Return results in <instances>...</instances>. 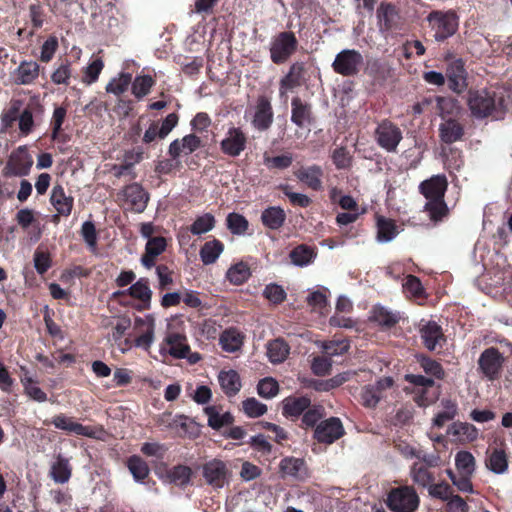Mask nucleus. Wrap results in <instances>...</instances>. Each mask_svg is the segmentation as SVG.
Here are the masks:
<instances>
[{"label": "nucleus", "instance_id": "nucleus-39", "mask_svg": "<svg viewBox=\"0 0 512 512\" xmlns=\"http://www.w3.org/2000/svg\"><path fill=\"white\" fill-rule=\"evenodd\" d=\"M289 346L282 339H275L267 344V356L270 362L282 363L289 354Z\"/></svg>", "mask_w": 512, "mask_h": 512}, {"label": "nucleus", "instance_id": "nucleus-12", "mask_svg": "<svg viewBox=\"0 0 512 512\" xmlns=\"http://www.w3.org/2000/svg\"><path fill=\"white\" fill-rule=\"evenodd\" d=\"M504 358L497 348L490 347L485 349L479 357V367L483 374L489 379L494 380L498 377Z\"/></svg>", "mask_w": 512, "mask_h": 512}, {"label": "nucleus", "instance_id": "nucleus-22", "mask_svg": "<svg viewBox=\"0 0 512 512\" xmlns=\"http://www.w3.org/2000/svg\"><path fill=\"white\" fill-rule=\"evenodd\" d=\"M448 435L452 436L454 441L460 443L473 442L478 438V429L466 422H455L447 431Z\"/></svg>", "mask_w": 512, "mask_h": 512}, {"label": "nucleus", "instance_id": "nucleus-57", "mask_svg": "<svg viewBox=\"0 0 512 512\" xmlns=\"http://www.w3.org/2000/svg\"><path fill=\"white\" fill-rule=\"evenodd\" d=\"M227 227L232 234L241 235L248 229V221L238 213H230L227 216Z\"/></svg>", "mask_w": 512, "mask_h": 512}, {"label": "nucleus", "instance_id": "nucleus-47", "mask_svg": "<svg viewBox=\"0 0 512 512\" xmlns=\"http://www.w3.org/2000/svg\"><path fill=\"white\" fill-rule=\"evenodd\" d=\"M372 318L379 325L392 327L399 321V316L384 306L377 305L372 310Z\"/></svg>", "mask_w": 512, "mask_h": 512}, {"label": "nucleus", "instance_id": "nucleus-62", "mask_svg": "<svg viewBox=\"0 0 512 512\" xmlns=\"http://www.w3.org/2000/svg\"><path fill=\"white\" fill-rule=\"evenodd\" d=\"M81 235L90 250L95 251L97 247V233L94 223L85 221L81 226Z\"/></svg>", "mask_w": 512, "mask_h": 512}, {"label": "nucleus", "instance_id": "nucleus-48", "mask_svg": "<svg viewBox=\"0 0 512 512\" xmlns=\"http://www.w3.org/2000/svg\"><path fill=\"white\" fill-rule=\"evenodd\" d=\"M215 217L210 213L198 216L190 226L193 235H202L210 232L215 227Z\"/></svg>", "mask_w": 512, "mask_h": 512}, {"label": "nucleus", "instance_id": "nucleus-21", "mask_svg": "<svg viewBox=\"0 0 512 512\" xmlns=\"http://www.w3.org/2000/svg\"><path fill=\"white\" fill-rule=\"evenodd\" d=\"M296 178L309 188L318 191L322 189L323 170L319 165L301 167L295 171Z\"/></svg>", "mask_w": 512, "mask_h": 512}, {"label": "nucleus", "instance_id": "nucleus-1", "mask_svg": "<svg viewBox=\"0 0 512 512\" xmlns=\"http://www.w3.org/2000/svg\"><path fill=\"white\" fill-rule=\"evenodd\" d=\"M447 187L448 181L443 174L433 175L419 185V191L426 199L424 211L434 222L441 221L448 214V206L444 200Z\"/></svg>", "mask_w": 512, "mask_h": 512}, {"label": "nucleus", "instance_id": "nucleus-6", "mask_svg": "<svg viewBox=\"0 0 512 512\" xmlns=\"http://www.w3.org/2000/svg\"><path fill=\"white\" fill-rule=\"evenodd\" d=\"M363 61V56L358 50L343 49L337 53L332 68L334 72L344 77L355 76L358 74Z\"/></svg>", "mask_w": 512, "mask_h": 512}, {"label": "nucleus", "instance_id": "nucleus-44", "mask_svg": "<svg viewBox=\"0 0 512 512\" xmlns=\"http://www.w3.org/2000/svg\"><path fill=\"white\" fill-rule=\"evenodd\" d=\"M132 94L137 99H142L148 95L155 85V80L150 75H138L131 81Z\"/></svg>", "mask_w": 512, "mask_h": 512}, {"label": "nucleus", "instance_id": "nucleus-29", "mask_svg": "<svg viewBox=\"0 0 512 512\" xmlns=\"http://www.w3.org/2000/svg\"><path fill=\"white\" fill-rule=\"evenodd\" d=\"M218 381L228 397L237 395L242 386L240 376L235 370L221 371L218 375Z\"/></svg>", "mask_w": 512, "mask_h": 512}, {"label": "nucleus", "instance_id": "nucleus-31", "mask_svg": "<svg viewBox=\"0 0 512 512\" xmlns=\"http://www.w3.org/2000/svg\"><path fill=\"white\" fill-rule=\"evenodd\" d=\"M286 220V213L280 206H271L262 211L261 221L264 226L271 230H277L283 226Z\"/></svg>", "mask_w": 512, "mask_h": 512}, {"label": "nucleus", "instance_id": "nucleus-4", "mask_svg": "<svg viewBox=\"0 0 512 512\" xmlns=\"http://www.w3.org/2000/svg\"><path fill=\"white\" fill-rule=\"evenodd\" d=\"M436 41H444L453 36L459 25L458 17L453 11H432L427 16Z\"/></svg>", "mask_w": 512, "mask_h": 512}, {"label": "nucleus", "instance_id": "nucleus-30", "mask_svg": "<svg viewBox=\"0 0 512 512\" xmlns=\"http://www.w3.org/2000/svg\"><path fill=\"white\" fill-rule=\"evenodd\" d=\"M448 86L460 93L466 88V72L461 62H455L447 70Z\"/></svg>", "mask_w": 512, "mask_h": 512}, {"label": "nucleus", "instance_id": "nucleus-40", "mask_svg": "<svg viewBox=\"0 0 512 512\" xmlns=\"http://www.w3.org/2000/svg\"><path fill=\"white\" fill-rule=\"evenodd\" d=\"M127 292L133 298H136L145 304V307L148 308L150 306L152 291L149 287V283L147 279L141 278L134 284H132Z\"/></svg>", "mask_w": 512, "mask_h": 512}, {"label": "nucleus", "instance_id": "nucleus-7", "mask_svg": "<svg viewBox=\"0 0 512 512\" xmlns=\"http://www.w3.org/2000/svg\"><path fill=\"white\" fill-rule=\"evenodd\" d=\"M33 159L25 147L13 151L3 169L5 177H23L29 174Z\"/></svg>", "mask_w": 512, "mask_h": 512}, {"label": "nucleus", "instance_id": "nucleus-38", "mask_svg": "<svg viewBox=\"0 0 512 512\" xmlns=\"http://www.w3.org/2000/svg\"><path fill=\"white\" fill-rule=\"evenodd\" d=\"M204 412L208 418V425L214 430H219L220 428L231 424L234 420L230 412L220 414L215 406L206 407Z\"/></svg>", "mask_w": 512, "mask_h": 512}, {"label": "nucleus", "instance_id": "nucleus-2", "mask_svg": "<svg viewBox=\"0 0 512 512\" xmlns=\"http://www.w3.org/2000/svg\"><path fill=\"white\" fill-rule=\"evenodd\" d=\"M467 104L471 115L476 119L491 117L500 120L507 110L503 94L488 89L470 91Z\"/></svg>", "mask_w": 512, "mask_h": 512}, {"label": "nucleus", "instance_id": "nucleus-17", "mask_svg": "<svg viewBox=\"0 0 512 512\" xmlns=\"http://www.w3.org/2000/svg\"><path fill=\"white\" fill-rule=\"evenodd\" d=\"M305 72V65L303 62L296 61L292 63L285 76L280 79L279 93L284 96L288 91L302 85Z\"/></svg>", "mask_w": 512, "mask_h": 512}, {"label": "nucleus", "instance_id": "nucleus-5", "mask_svg": "<svg viewBox=\"0 0 512 512\" xmlns=\"http://www.w3.org/2000/svg\"><path fill=\"white\" fill-rule=\"evenodd\" d=\"M419 502L418 494L412 486L393 488L387 496V506L393 512H414Z\"/></svg>", "mask_w": 512, "mask_h": 512}, {"label": "nucleus", "instance_id": "nucleus-60", "mask_svg": "<svg viewBox=\"0 0 512 512\" xmlns=\"http://www.w3.org/2000/svg\"><path fill=\"white\" fill-rule=\"evenodd\" d=\"M428 493L431 497L447 501L453 495V490L450 485L446 482L434 484V482L428 488Z\"/></svg>", "mask_w": 512, "mask_h": 512}, {"label": "nucleus", "instance_id": "nucleus-18", "mask_svg": "<svg viewBox=\"0 0 512 512\" xmlns=\"http://www.w3.org/2000/svg\"><path fill=\"white\" fill-rule=\"evenodd\" d=\"M393 380L391 378H384L378 380L376 383L363 387L361 392L362 404L367 408H374L382 398L383 391L391 387Z\"/></svg>", "mask_w": 512, "mask_h": 512}, {"label": "nucleus", "instance_id": "nucleus-28", "mask_svg": "<svg viewBox=\"0 0 512 512\" xmlns=\"http://www.w3.org/2000/svg\"><path fill=\"white\" fill-rule=\"evenodd\" d=\"M165 343L168 346V353L177 359L186 358L190 351L186 336L180 333H169Z\"/></svg>", "mask_w": 512, "mask_h": 512}, {"label": "nucleus", "instance_id": "nucleus-14", "mask_svg": "<svg viewBox=\"0 0 512 512\" xmlns=\"http://www.w3.org/2000/svg\"><path fill=\"white\" fill-rule=\"evenodd\" d=\"M51 423L55 428L66 431L67 433L75 434L78 436H85L89 438L96 437V429L91 426H84L81 423L75 422L72 417L65 414H58L54 416Z\"/></svg>", "mask_w": 512, "mask_h": 512}, {"label": "nucleus", "instance_id": "nucleus-32", "mask_svg": "<svg viewBox=\"0 0 512 512\" xmlns=\"http://www.w3.org/2000/svg\"><path fill=\"white\" fill-rule=\"evenodd\" d=\"M311 400L306 396L287 397L282 401L283 415L290 417L300 416L310 407Z\"/></svg>", "mask_w": 512, "mask_h": 512}, {"label": "nucleus", "instance_id": "nucleus-43", "mask_svg": "<svg viewBox=\"0 0 512 512\" xmlns=\"http://www.w3.org/2000/svg\"><path fill=\"white\" fill-rule=\"evenodd\" d=\"M410 477L415 484L427 489L435 480L428 468L419 463H414L411 466Z\"/></svg>", "mask_w": 512, "mask_h": 512}, {"label": "nucleus", "instance_id": "nucleus-16", "mask_svg": "<svg viewBox=\"0 0 512 512\" xmlns=\"http://www.w3.org/2000/svg\"><path fill=\"white\" fill-rule=\"evenodd\" d=\"M273 116L274 114L270 101L264 96L259 97L251 122L254 129L261 132L268 130L273 123Z\"/></svg>", "mask_w": 512, "mask_h": 512}, {"label": "nucleus", "instance_id": "nucleus-37", "mask_svg": "<svg viewBox=\"0 0 512 512\" xmlns=\"http://www.w3.org/2000/svg\"><path fill=\"white\" fill-rule=\"evenodd\" d=\"M397 234V226L393 220L382 216L377 218V240L380 243H387L392 241Z\"/></svg>", "mask_w": 512, "mask_h": 512}, {"label": "nucleus", "instance_id": "nucleus-27", "mask_svg": "<svg viewBox=\"0 0 512 512\" xmlns=\"http://www.w3.org/2000/svg\"><path fill=\"white\" fill-rule=\"evenodd\" d=\"M50 202L59 215L69 216L73 207V198L67 196L61 185L52 188Z\"/></svg>", "mask_w": 512, "mask_h": 512}, {"label": "nucleus", "instance_id": "nucleus-8", "mask_svg": "<svg viewBox=\"0 0 512 512\" xmlns=\"http://www.w3.org/2000/svg\"><path fill=\"white\" fill-rule=\"evenodd\" d=\"M119 196L122 197L125 207L135 213H142L147 207L149 193L137 182L125 186Z\"/></svg>", "mask_w": 512, "mask_h": 512}, {"label": "nucleus", "instance_id": "nucleus-64", "mask_svg": "<svg viewBox=\"0 0 512 512\" xmlns=\"http://www.w3.org/2000/svg\"><path fill=\"white\" fill-rule=\"evenodd\" d=\"M324 416V408L320 405L309 407L304 411L302 422L309 427L315 426Z\"/></svg>", "mask_w": 512, "mask_h": 512}, {"label": "nucleus", "instance_id": "nucleus-20", "mask_svg": "<svg viewBox=\"0 0 512 512\" xmlns=\"http://www.w3.org/2000/svg\"><path fill=\"white\" fill-rule=\"evenodd\" d=\"M463 125L455 118L442 119L439 125V137L442 142L452 144L462 139Z\"/></svg>", "mask_w": 512, "mask_h": 512}, {"label": "nucleus", "instance_id": "nucleus-63", "mask_svg": "<svg viewBox=\"0 0 512 512\" xmlns=\"http://www.w3.org/2000/svg\"><path fill=\"white\" fill-rule=\"evenodd\" d=\"M263 294L265 298L274 304L283 302L287 296L283 287L275 283L268 284L265 287Z\"/></svg>", "mask_w": 512, "mask_h": 512}, {"label": "nucleus", "instance_id": "nucleus-46", "mask_svg": "<svg viewBox=\"0 0 512 512\" xmlns=\"http://www.w3.org/2000/svg\"><path fill=\"white\" fill-rule=\"evenodd\" d=\"M280 470L283 474L291 477H300L305 472L303 459L286 457L280 462Z\"/></svg>", "mask_w": 512, "mask_h": 512}, {"label": "nucleus", "instance_id": "nucleus-55", "mask_svg": "<svg viewBox=\"0 0 512 512\" xmlns=\"http://www.w3.org/2000/svg\"><path fill=\"white\" fill-rule=\"evenodd\" d=\"M257 393L262 398H274L279 393V384L272 377L263 378L258 382Z\"/></svg>", "mask_w": 512, "mask_h": 512}, {"label": "nucleus", "instance_id": "nucleus-11", "mask_svg": "<svg viewBox=\"0 0 512 512\" xmlns=\"http://www.w3.org/2000/svg\"><path fill=\"white\" fill-rule=\"evenodd\" d=\"M247 145L245 133L238 127H231L220 143L222 152L230 157H238Z\"/></svg>", "mask_w": 512, "mask_h": 512}, {"label": "nucleus", "instance_id": "nucleus-15", "mask_svg": "<svg viewBox=\"0 0 512 512\" xmlns=\"http://www.w3.org/2000/svg\"><path fill=\"white\" fill-rule=\"evenodd\" d=\"M202 146L201 139L195 134L185 135L181 139L173 140L168 148V154L176 160L181 156H188Z\"/></svg>", "mask_w": 512, "mask_h": 512}, {"label": "nucleus", "instance_id": "nucleus-3", "mask_svg": "<svg viewBox=\"0 0 512 512\" xmlns=\"http://www.w3.org/2000/svg\"><path fill=\"white\" fill-rule=\"evenodd\" d=\"M298 40L292 31H282L271 38L269 54L272 63L280 65L287 62L297 51Z\"/></svg>", "mask_w": 512, "mask_h": 512}, {"label": "nucleus", "instance_id": "nucleus-41", "mask_svg": "<svg viewBox=\"0 0 512 512\" xmlns=\"http://www.w3.org/2000/svg\"><path fill=\"white\" fill-rule=\"evenodd\" d=\"M51 478L60 484H64L69 481L71 477V468L68 459L58 456L56 462L51 467Z\"/></svg>", "mask_w": 512, "mask_h": 512}, {"label": "nucleus", "instance_id": "nucleus-13", "mask_svg": "<svg viewBox=\"0 0 512 512\" xmlns=\"http://www.w3.org/2000/svg\"><path fill=\"white\" fill-rule=\"evenodd\" d=\"M227 468L223 461L213 459L203 465V477L214 489H221L227 484Z\"/></svg>", "mask_w": 512, "mask_h": 512}, {"label": "nucleus", "instance_id": "nucleus-26", "mask_svg": "<svg viewBox=\"0 0 512 512\" xmlns=\"http://www.w3.org/2000/svg\"><path fill=\"white\" fill-rule=\"evenodd\" d=\"M421 338L425 347L433 351L441 345L443 333L441 327L434 321L427 322L420 329Z\"/></svg>", "mask_w": 512, "mask_h": 512}, {"label": "nucleus", "instance_id": "nucleus-25", "mask_svg": "<svg viewBox=\"0 0 512 512\" xmlns=\"http://www.w3.org/2000/svg\"><path fill=\"white\" fill-rule=\"evenodd\" d=\"M136 326L144 327L143 333L135 339V346L148 350L154 342L155 322L151 316L136 318Z\"/></svg>", "mask_w": 512, "mask_h": 512}, {"label": "nucleus", "instance_id": "nucleus-56", "mask_svg": "<svg viewBox=\"0 0 512 512\" xmlns=\"http://www.w3.org/2000/svg\"><path fill=\"white\" fill-rule=\"evenodd\" d=\"M242 408L249 418H257L267 412V406L254 397L245 399L242 402Z\"/></svg>", "mask_w": 512, "mask_h": 512}, {"label": "nucleus", "instance_id": "nucleus-33", "mask_svg": "<svg viewBox=\"0 0 512 512\" xmlns=\"http://www.w3.org/2000/svg\"><path fill=\"white\" fill-rule=\"evenodd\" d=\"M223 251V243L218 239H213L203 244L199 256L204 265H211L217 261Z\"/></svg>", "mask_w": 512, "mask_h": 512}, {"label": "nucleus", "instance_id": "nucleus-51", "mask_svg": "<svg viewBox=\"0 0 512 512\" xmlns=\"http://www.w3.org/2000/svg\"><path fill=\"white\" fill-rule=\"evenodd\" d=\"M128 468L137 482L144 480L149 474L148 465L138 456H131L128 459Z\"/></svg>", "mask_w": 512, "mask_h": 512}, {"label": "nucleus", "instance_id": "nucleus-34", "mask_svg": "<svg viewBox=\"0 0 512 512\" xmlns=\"http://www.w3.org/2000/svg\"><path fill=\"white\" fill-rule=\"evenodd\" d=\"M244 336L237 329L230 328L225 330L220 336V345L222 349L229 353H234L243 345Z\"/></svg>", "mask_w": 512, "mask_h": 512}, {"label": "nucleus", "instance_id": "nucleus-45", "mask_svg": "<svg viewBox=\"0 0 512 512\" xmlns=\"http://www.w3.org/2000/svg\"><path fill=\"white\" fill-rule=\"evenodd\" d=\"M250 276V268L247 264L243 262H239L231 266L226 273V278L229 280L230 283L234 285L243 284L249 279Z\"/></svg>", "mask_w": 512, "mask_h": 512}, {"label": "nucleus", "instance_id": "nucleus-35", "mask_svg": "<svg viewBox=\"0 0 512 512\" xmlns=\"http://www.w3.org/2000/svg\"><path fill=\"white\" fill-rule=\"evenodd\" d=\"M39 74V65L35 61H24L16 70V82L18 84H31Z\"/></svg>", "mask_w": 512, "mask_h": 512}, {"label": "nucleus", "instance_id": "nucleus-54", "mask_svg": "<svg viewBox=\"0 0 512 512\" xmlns=\"http://www.w3.org/2000/svg\"><path fill=\"white\" fill-rule=\"evenodd\" d=\"M331 158L333 164L339 170L348 169L352 165V155L345 146L335 148L331 154Z\"/></svg>", "mask_w": 512, "mask_h": 512}, {"label": "nucleus", "instance_id": "nucleus-42", "mask_svg": "<svg viewBox=\"0 0 512 512\" xmlns=\"http://www.w3.org/2000/svg\"><path fill=\"white\" fill-rule=\"evenodd\" d=\"M455 466L459 474L473 475L476 470L475 457L469 451H459L455 455Z\"/></svg>", "mask_w": 512, "mask_h": 512}, {"label": "nucleus", "instance_id": "nucleus-53", "mask_svg": "<svg viewBox=\"0 0 512 512\" xmlns=\"http://www.w3.org/2000/svg\"><path fill=\"white\" fill-rule=\"evenodd\" d=\"M290 258L294 265L303 267L312 262L314 253L310 248L300 245L291 251Z\"/></svg>", "mask_w": 512, "mask_h": 512}, {"label": "nucleus", "instance_id": "nucleus-58", "mask_svg": "<svg viewBox=\"0 0 512 512\" xmlns=\"http://www.w3.org/2000/svg\"><path fill=\"white\" fill-rule=\"evenodd\" d=\"M263 162L268 169L283 170L291 166L293 162V157L290 153L274 157L264 155Z\"/></svg>", "mask_w": 512, "mask_h": 512}, {"label": "nucleus", "instance_id": "nucleus-52", "mask_svg": "<svg viewBox=\"0 0 512 512\" xmlns=\"http://www.w3.org/2000/svg\"><path fill=\"white\" fill-rule=\"evenodd\" d=\"M438 108L442 119L454 118L461 112L459 103L451 98H439Z\"/></svg>", "mask_w": 512, "mask_h": 512}, {"label": "nucleus", "instance_id": "nucleus-36", "mask_svg": "<svg viewBox=\"0 0 512 512\" xmlns=\"http://www.w3.org/2000/svg\"><path fill=\"white\" fill-rule=\"evenodd\" d=\"M192 470L186 465H177L169 469L166 473V480L169 483L184 487L191 481Z\"/></svg>", "mask_w": 512, "mask_h": 512}, {"label": "nucleus", "instance_id": "nucleus-61", "mask_svg": "<svg viewBox=\"0 0 512 512\" xmlns=\"http://www.w3.org/2000/svg\"><path fill=\"white\" fill-rule=\"evenodd\" d=\"M104 63L100 58L93 60L85 69L83 82L90 85L97 81Z\"/></svg>", "mask_w": 512, "mask_h": 512}, {"label": "nucleus", "instance_id": "nucleus-23", "mask_svg": "<svg viewBox=\"0 0 512 512\" xmlns=\"http://www.w3.org/2000/svg\"><path fill=\"white\" fill-rule=\"evenodd\" d=\"M508 457L506 452L501 448H494L487 451L485 466L492 473L501 475L508 470Z\"/></svg>", "mask_w": 512, "mask_h": 512}, {"label": "nucleus", "instance_id": "nucleus-10", "mask_svg": "<svg viewBox=\"0 0 512 512\" xmlns=\"http://www.w3.org/2000/svg\"><path fill=\"white\" fill-rule=\"evenodd\" d=\"M375 135L378 145L387 152L396 151L402 140L401 130L395 124L387 120L378 125Z\"/></svg>", "mask_w": 512, "mask_h": 512}, {"label": "nucleus", "instance_id": "nucleus-59", "mask_svg": "<svg viewBox=\"0 0 512 512\" xmlns=\"http://www.w3.org/2000/svg\"><path fill=\"white\" fill-rule=\"evenodd\" d=\"M131 328V320L127 317H118L112 323L110 340L118 341L125 337L127 331Z\"/></svg>", "mask_w": 512, "mask_h": 512}, {"label": "nucleus", "instance_id": "nucleus-19", "mask_svg": "<svg viewBox=\"0 0 512 512\" xmlns=\"http://www.w3.org/2000/svg\"><path fill=\"white\" fill-rule=\"evenodd\" d=\"M291 121L299 128L310 125L313 121L311 104L294 97L291 101Z\"/></svg>", "mask_w": 512, "mask_h": 512}, {"label": "nucleus", "instance_id": "nucleus-50", "mask_svg": "<svg viewBox=\"0 0 512 512\" xmlns=\"http://www.w3.org/2000/svg\"><path fill=\"white\" fill-rule=\"evenodd\" d=\"M132 75L130 73H120L118 77L113 78L106 86V92L120 96L131 84Z\"/></svg>", "mask_w": 512, "mask_h": 512}, {"label": "nucleus", "instance_id": "nucleus-24", "mask_svg": "<svg viewBox=\"0 0 512 512\" xmlns=\"http://www.w3.org/2000/svg\"><path fill=\"white\" fill-rule=\"evenodd\" d=\"M391 66L379 59H368L365 66V74L373 79L375 83L382 84L391 77Z\"/></svg>", "mask_w": 512, "mask_h": 512}, {"label": "nucleus", "instance_id": "nucleus-49", "mask_svg": "<svg viewBox=\"0 0 512 512\" xmlns=\"http://www.w3.org/2000/svg\"><path fill=\"white\" fill-rule=\"evenodd\" d=\"M326 292H328L327 288H322L321 290L312 291L307 297V303L312 308L313 311H317L320 314H324V311L328 307V297Z\"/></svg>", "mask_w": 512, "mask_h": 512}, {"label": "nucleus", "instance_id": "nucleus-9", "mask_svg": "<svg viewBox=\"0 0 512 512\" xmlns=\"http://www.w3.org/2000/svg\"><path fill=\"white\" fill-rule=\"evenodd\" d=\"M345 433L342 421L338 417H330L319 422L314 430V438L323 444H332Z\"/></svg>", "mask_w": 512, "mask_h": 512}]
</instances>
